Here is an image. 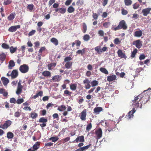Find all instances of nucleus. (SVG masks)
<instances>
[{
	"label": "nucleus",
	"instance_id": "1",
	"mask_svg": "<svg viewBox=\"0 0 151 151\" xmlns=\"http://www.w3.org/2000/svg\"><path fill=\"white\" fill-rule=\"evenodd\" d=\"M127 28V26L124 20H122L119 22L118 26L114 29V30L116 31L121 29L124 30L126 29Z\"/></svg>",
	"mask_w": 151,
	"mask_h": 151
},
{
	"label": "nucleus",
	"instance_id": "2",
	"mask_svg": "<svg viewBox=\"0 0 151 151\" xmlns=\"http://www.w3.org/2000/svg\"><path fill=\"white\" fill-rule=\"evenodd\" d=\"M29 67L26 64H23L20 66L19 68L20 71L23 73H26L28 71Z\"/></svg>",
	"mask_w": 151,
	"mask_h": 151
},
{
	"label": "nucleus",
	"instance_id": "3",
	"mask_svg": "<svg viewBox=\"0 0 151 151\" xmlns=\"http://www.w3.org/2000/svg\"><path fill=\"white\" fill-rule=\"evenodd\" d=\"M21 80H19V82L18 83L17 87L16 92V93L18 95L22 93V91L23 86L21 85Z\"/></svg>",
	"mask_w": 151,
	"mask_h": 151
},
{
	"label": "nucleus",
	"instance_id": "4",
	"mask_svg": "<svg viewBox=\"0 0 151 151\" xmlns=\"http://www.w3.org/2000/svg\"><path fill=\"white\" fill-rule=\"evenodd\" d=\"M12 124V121L8 120L5 122L3 124H1L0 125V128L3 129H6L9 127Z\"/></svg>",
	"mask_w": 151,
	"mask_h": 151
},
{
	"label": "nucleus",
	"instance_id": "5",
	"mask_svg": "<svg viewBox=\"0 0 151 151\" xmlns=\"http://www.w3.org/2000/svg\"><path fill=\"white\" fill-rule=\"evenodd\" d=\"M20 26L19 25L13 26L10 27L9 29V31L13 32L16 31L17 29H19L20 28Z\"/></svg>",
	"mask_w": 151,
	"mask_h": 151
},
{
	"label": "nucleus",
	"instance_id": "6",
	"mask_svg": "<svg viewBox=\"0 0 151 151\" xmlns=\"http://www.w3.org/2000/svg\"><path fill=\"white\" fill-rule=\"evenodd\" d=\"M11 78L14 79L17 78L18 75V72L17 70H13L11 73Z\"/></svg>",
	"mask_w": 151,
	"mask_h": 151
},
{
	"label": "nucleus",
	"instance_id": "7",
	"mask_svg": "<svg viewBox=\"0 0 151 151\" xmlns=\"http://www.w3.org/2000/svg\"><path fill=\"white\" fill-rule=\"evenodd\" d=\"M86 110L84 109L81 113L80 118L82 120H85L86 119Z\"/></svg>",
	"mask_w": 151,
	"mask_h": 151
},
{
	"label": "nucleus",
	"instance_id": "8",
	"mask_svg": "<svg viewBox=\"0 0 151 151\" xmlns=\"http://www.w3.org/2000/svg\"><path fill=\"white\" fill-rule=\"evenodd\" d=\"M151 10V8H147L143 9L142 11V13L144 16H146L150 13Z\"/></svg>",
	"mask_w": 151,
	"mask_h": 151
},
{
	"label": "nucleus",
	"instance_id": "9",
	"mask_svg": "<svg viewBox=\"0 0 151 151\" xmlns=\"http://www.w3.org/2000/svg\"><path fill=\"white\" fill-rule=\"evenodd\" d=\"M133 45H135V46L138 48H140L142 46L141 42L139 40H137L133 43Z\"/></svg>",
	"mask_w": 151,
	"mask_h": 151
},
{
	"label": "nucleus",
	"instance_id": "10",
	"mask_svg": "<svg viewBox=\"0 0 151 151\" xmlns=\"http://www.w3.org/2000/svg\"><path fill=\"white\" fill-rule=\"evenodd\" d=\"M116 76L115 75H112L107 77V80L109 82H111L116 80Z\"/></svg>",
	"mask_w": 151,
	"mask_h": 151
},
{
	"label": "nucleus",
	"instance_id": "11",
	"mask_svg": "<svg viewBox=\"0 0 151 151\" xmlns=\"http://www.w3.org/2000/svg\"><path fill=\"white\" fill-rule=\"evenodd\" d=\"M84 137L83 136H81L77 137L76 139L72 142H75L77 143L79 142H84Z\"/></svg>",
	"mask_w": 151,
	"mask_h": 151
},
{
	"label": "nucleus",
	"instance_id": "12",
	"mask_svg": "<svg viewBox=\"0 0 151 151\" xmlns=\"http://www.w3.org/2000/svg\"><path fill=\"white\" fill-rule=\"evenodd\" d=\"M39 145L38 142H36L33 145V148H30L27 151H34L37 150L39 148Z\"/></svg>",
	"mask_w": 151,
	"mask_h": 151
},
{
	"label": "nucleus",
	"instance_id": "13",
	"mask_svg": "<svg viewBox=\"0 0 151 151\" xmlns=\"http://www.w3.org/2000/svg\"><path fill=\"white\" fill-rule=\"evenodd\" d=\"M103 110V108L100 107H95L93 109L94 113L96 114H99V113L102 111Z\"/></svg>",
	"mask_w": 151,
	"mask_h": 151
},
{
	"label": "nucleus",
	"instance_id": "14",
	"mask_svg": "<svg viewBox=\"0 0 151 151\" xmlns=\"http://www.w3.org/2000/svg\"><path fill=\"white\" fill-rule=\"evenodd\" d=\"M1 80L4 86H7V84L9 82V80L7 78L4 77H2L1 78Z\"/></svg>",
	"mask_w": 151,
	"mask_h": 151
},
{
	"label": "nucleus",
	"instance_id": "15",
	"mask_svg": "<svg viewBox=\"0 0 151 151\" xmlns=\"http://www.w3.org/2000/svg\"><path fill=\"white\" fill-rule=\"evenodd\" d=\"M61 76L58 75H56L53 76L52 78V80L53 82H58L61 80Z\"/></svg>",
	"mask_w": 151,
	"mask_h": 151
},
{
	"label": "nucleus",
	"instance_id": "16",
	"mask_svg": "<svg viewBox=\"0 0 151 151\" xmlns=\"http://www.w3.org/2000/svg\"><path fill=\"white\" fill-rule=\"evenodd\" d=\"M96 134L98 139L101 138L102 135V132L101 128L99 129L96 132Z\"/></svg>",
	"mask_w": 151,
	"mask_h": 151
},
{
	"label": "nucleus",
	"instance_id": "17",
	"mask_svg": "<svg viewBox=\"0 0 151 151\" xmlns=\"http://www.w3.org/2000/svg\"><path fill=\"white\" fill-rule=\"evenodd\" d=\"M117 54L118 56L121 58H126V56L122 52V51L121 50H119L117 52Z\"/></svg>",
	"mask_w": 151,
	"mask_h": 151
},
{
	"label": "nucleus",
	"instance_id": "18",
	"mask_svg": "<svg viewBox=\"0 0 151 151\" xmlns=\"http://www.w3.org/2000/svg\"><path fill=\"white\" fill-rule=\"evenodd\" d=\"M135 110L134 108H133L128 113V119H129L132 118L133 116V114L135 112Z\"/></svg>",
	"mask_w": 151,
	"mask_h": 151
},
{
	"label": "nucleus",
	"instance_id": "19",
	"mask_svg": "<svg viewBox=\"0 0 151 151\" xmlns=\"http://www.w3.org/2000/svg\"><path fill=\"white\" fill-rule=\"evenodd\" d=\"M142 34V32L141 30L136 31L134 33V36L137 37H140Z\"/></svg>",
	"mask_w": 151,
	"mask_h": 151
},
{
	"label": "nucleus",
	"instance_id": "20",
	"mask_svg": "<svg viewBox=\"0 0 151 151\" xmlns=\"http://www.w3.org/2000/svg\"><path fill=\"white\" fill-rule=\"evenodd\" d=\"M42 75L48 77H50L51 76V73L48 71H45L42 72Z\"/></svg>",
	"mask_w": 151,
	"mask_h": 151
},
{
	"label": "nucleus",
	"instance_id": "21",
	"mask_svg": "<svg viewBox=\"0 0 151 151\" xmlns=\"http://www.w3.org/2000/svg\"><path fill=\"white\" fill-rule=\"evenodd\" d=\"M56 64L55 63H51L47 65L48 69L49 70L52 69L56 66Z\"/></svg>",
	"mask_w": 151,
	"mask_h": 151
},
{
	"label": "nucleus",
	"instance_id": "22",
	"mask_svg": "<svg viewBox=\"0 0 151 151\" xmlns=\"http://www.w3.org/2000/svg\"><path fill=\"white\" fill-rule=\"evenodd\" d=\"M16 16L15 13H13L10 14L7 17V19L9 21L12 20L14 19Z\"/></svg>",
	"mask_w": 151,
	"mask_h": 151
},
{
	"label": "nucleus",
	"instance_id": "23",
	"mask_svg": "<svg viewBox=\"0 0 151 151\" xmlns=\"http://www.w3.org/2000/svg\"><path fill=\"white\" fill-rule=\"evenodd\" d=\"M66 109V106L64 105H62L58 106V110L60 111H62L65 110Z\"/></svg>",
	"mask_w": 151,
	"mask_h": 151
},
{
	"label": "nucleus",
	"instance_id": "24",
	"mask_svg": "<svg viewBox=\"0 0 151 151\" xmlns=\"http://www.w3.org/2000/svg\"><path fill=\"white\" fill-rule=\"evenodd\" d=\"M50 41L56 46L58 45V40L55 38H52L51 39Z\"/></svg>",
	"mask_w": 151,
	"mask_h": 151
},
{
	"label": "nucleus",
	"instance_id": "25",
	"mask_svg": "<svg viewBox=\"0 0 151 151\" xmlns=\"http://www.w3.org/2000/svg\"><path fill=\"white\" fill-rule=\"evenodd\" d=\"M72 63L71 62H67L65 65V68L69 69L72 66Z\"/></svg>",
	"mask_w": 151,
	"mask_h": 151
},
{
	"label": "nucleus",
	"instance_id": "26",
	"mask_svg": "<svg viewBox=\"0 0 151 151\" xmlns=\"http://www.w3.org/2000/svg\"><path fill=\"white\" fill-rule=\"evenodd\" d=\"M75 10V8L72 6L69 7L67 9V11L69 13H71L73 12Z\"/></svg>",
	"mask_w": 151,
	"mask_h": 151
},
{
	"label": "nucleus",
	"instance_id": "27",
	"mask_svg": "<svg viewBox=\"0 0 151 151\" xmlns=\"http://www.w3.org/2000/svg\"><path fill=\"white\" fill-rule=\"evenodd\" d=\"M95 50L99 54L102 53V51L101 49V47L99 46H97L95 48Z\"/></svg>",
	"mask_w": 151,
	"mask_h": 151
},
{
	"label": "nucleus",
	"instance_id": "28",
	"mask_svg": "<svg viewBox=\"0 0 151 151\" xmlns=\"http://www.w3.org/2000/svg\"><path fill=\"white\" fill-rule=\"evenodd\" d=\"M142 98V97L141 95H138L136 97L134 100L133 101H135V102H139Z\"/></svg>",
	"mask_w": 151,
	"mask_h": 151
},
{
	"label": "nucleus",
	"instance_id": "29",
	"mask_svg": "<svg viewBox=\"0 0 151 151\" xmlns=\"http://www.w3.org/2000/svg\"><path fill=\"white\" fill-rule=\"evenodd\" d=\"M122 39L118 38H116L114 41V42L116 45H118L121 43Z\"/></svg>",
	"mask_w": 151,
	"mask_h": 151
},
{
	"label": "nucleus",
	"instance_id": "30",
	"mask_svg": "<svg viewBox=\"0 0 151 151\" xmlns=\"http://www.w3.org/2000/svg\"><path fill=\"white\" fill-rule=\"evenodd\" d=\"M84 4V1L83 0H78L76 2V4L78 6H81Z\"/></svg>",
	"mask_w": 151,
	"mask_h": 151
},
{
	"label": "nucleus",
	"instance_id": "31",
	"mask_svg": "<svg viewBox=\"0 0 151 151\" xmlns=\"http://www.w3.org/2000/svg\"><path fill=\"white\" fill-rule=\"evenodd\" d=\"M100 70L101 72L106 74H108L109 73L108 70L104 68H100Z\"/></svg>",
	"mask_w": 151,
	"mask_h": 151
},
{
	"label": "nucleus",
	"instance_id": "32",
	"mask_svg": "<svg viewBox=\"0 0 151 151\" xmlns=\"http://www.w3.org/2000/svg\"><path fill=\"white\" fill-rule=\"evenodd\" d=\"M15 65V63L13 60H11L9 63L8 66L9 68V69H12V68Z\"/></svg>",
	"mask_w": 151,
	"mask_h": 151
},
{
	"label": "nucleus",
	"instance_id": "33",
	"mask_svg": "<svg viewBox=\"0 0 151 151\" xmlns=\"http://www.w3.org/2000/svg\"><path fill=\"white\" fill-rule=\"evenodd\" d=\"M83 39L85 41H88L90 39L89 35L88 34H86L83 36Z\"/></svg>",
	"mask_w": 151,
	"mask_h": 151
},
{
	"label": "nucleus",
	"instance_id": "34",
	"mask_svg": "<svg viewBox=\"0 0 151 151\" xmlns=\"http://www.w3.org/2000/svg\"><path fill=\"white\" fill-rule=\"evenodd\" d=\"M9 50L11 53H14L17 50V47H14L13 46H11L9 47Z\"/></svg>",
	"mask_w": 151,
	"mask_h": 151
},
{
	"label": "nucleus",
	"instance_id": "35",
	"mask_svg": "<svg viewBox=\"0 0 151 151\" xmlns=\"http://www.w3.org/2000/svg\"><path fill=\"white\" fill-rule=\"evenodd\" d=\"M77 86L76 84H71L70 86V88L72 90H75Z\"/></svg>",
	"mask_w": 151,
	"mask_h": 151
},
{
	"label": "nucleus",
	"instance_id": "36",
	"mask_svg": "<svg viewBox=\"0 0 151 151\" xmlns=\"http://www.w3.org/2000/svg\"><path fill=\"white\" fill-rule=\"evenodd\" d=\"M85 52V48H83L81 50H78L77 52L76 53L78 54H81V55H83L84 54Z\"/></svg>",
	"mask_w": 151,
	"mask_h": 151
},
{
	"label": "nucleus",
	"instance_id": "37",
	"mask_svg": "<svg viewBox=\"0 0 151 151\" xmlns=\"http://www.w3.org/2000/svg\"><path fill=\"white\" fill-rule=\"evenodd\" d=\"M14 137L13 134L10 132H9L7 133V137L8 138L11 139L12 138Z\"/></svg>",
	"mask_w": 151,
	"mask_h": 151
},
{
	"label": "nucleus",
	"instance_id": "38",
	"mask_svg": "<svg viewBox=\"0 0 151 151\" xmlns=\"http://www.w3.org/2000/svg\"><path fill=\"white\" fill-rule=\"evenodd\" d=\"M124 2L126 6L130 5L132 3V1L131 0H124Z\"/></svg>",
	"mask_w": 151,
	"mask_h": 151
},
{
	"label": "nucleus",
	"instance_id": "39",
	"mask_svg": "<svg viewBox=\"0 0 151 151\" xmlns=\"http://www.w3.org/2000/svg\"><path fill=\"white\" fill-rule=\"evenodd\" d=\"M99 82L96 80L93 81L91 82V84L92 87H94L98 85Z\"/></svg>",
	"mask_w": 151,
	"mask_h": 151
},
{
	"label": "nucleus",
	"instance_id": "40",
	"mask_svg": "<svg viewBox=\"0 0 151 151\" xmlns=\"http://www.w3.org/2000/svg\"><path fill=\"white\" fill-rule=\"evenodd\" d=\"M47 119L44 117H42L39 120V122H42L44 123H46L47 122Z\"/></svg>",
	"mask_w": 151,
	"mask_h": 151
},
{
	"label": "nucleus",
	"instance_id": "41",
	"mask_svg": "<svg viewBox=\"0 0 151 151\" xmlns=\"http://www.w3.org/2000/svg\"><path fill=\"white\" fill-rule=\"evenodd\" d=\"M59 138L56 136L52 137L49 139L50 140H51L53 142H55L57 141L58 139Z\"/></svg>",
	"mask_w": 151,
	"mask_h": 151
},
{
	"label": "nucleus",
	"instance_id": "42",
	"mask_svg": "<svg viewBox=\"0 0 151 151\" xmlns=\"http://www.w3.org/2000/svg\"><path fill=\"white\" fill-rule=\"evenodd\" d=\"M1 47L3 48L6 49H8L10 47L8 45L5 43H3L2 44Z\"/></svg>",
	"mask_w": 151,
	"mask_h": 151
},
{
	"label": "nucleus",
	"instance_id": "43",
	"mask_svg": "<svg viewBox=\"0 0 151 151\" xmlns=\"http://www.w3.org/2000/svg\"><path fill=\"white\" fill-rule=\"evenodd\" d=\"M37 114L35 112H32L30 114L31 117L32 119H35L37 116Z\"/></svg>",
	"mask_w": 151,
	"mask_h": 151
},
{
	"label": "nucleus",
	"instance_id": "44",
	"mask_svg": "<svg viewBox=\"0 0 151 151\" xmlns=\"http://www.w3.org/2000/svg\"><path fill=\"white\" fill-rule=\"evenodd\" d=\"M34 5L33 4H30L27 6V8L29 9L30 11H32L33 9Z\"/></svg>",
	"mask_w": 151,
	"mask_h": 151
},
{
	"label": "nucleus",
	"instance_id": "45",
	"mask_svg": "<svg viewBox=\"0 0 151 151\" xmlns=\"http://www.w3.org/2000/svg\"><path fill=\"white\" fill-rule=\"evenodd\" d=\"M66 12V9L65 8H60L59 12L61 14H64Z\"/></svg>",
	"mask_w": 151,
	"mask_h": 151
},
{
	"label": "nucleus",
	"instance_id": "46",
	"mask_svg": "<svg viewBox=\"0 0 151 151\" xmlns=\"http://www.w3.org/2000/svg\"><path fill=\"white\" fill-rule=\"evenodd\" d=\"M6 57L4 53H2L0 55V59L2 60H4Z\"/></svg>",
	"mask_w": 151,
	"mask_h": 151
},
{
	"label": "nucleus",
	"instance_id": "47",
	"mask_svg": "<svg viewBox=\"0 0 151 151\" xmlns=\"http://www.w3.org/2000/svg\"><path fill=\"white\" fill-rule=\"evenodd\" d=\"M83 32L85 33L86 32L87 29V27L86 24L84 23L83 24Z\"/></svg>",
	"mask_w": 151,
	"mask_h": 151
},
{
	"label": "nucleus",
	"instance_id": "48",
	"mask_svg": "<svg viewBox=\"0 0 151 151\" xmlns=\"http://www.w3.org/2000/svg\"><path fill=\"white\" fill-rule=\"evenodd\" d=\"M137 49H135L132 52L131 56L132 58L134 57L135 54L137 53Z\"/></svg>",
	"mask_w": 151,
	"mask_h": 151
},
{
	"label": "nucleus",
	"instance_id": "49",
	"mask_svg": "<svg viewBox=\"0 0 151 151\" xmlns=\"http://www.w3.org/2000/svg\"><path fill=\"white\" fill-rule=\"evenodd\" d=\"M24 102V100L22 98L18 99L16 101V103L18 104H20Z\"/></svg>",
	"mask_w": 151,
	"mask_h": 151
},
{
	"label": "nucleus",
	"instance_id": "50",
	"mask_svg": "<svg viewBox=\"0 0 151 151\" xmlns=\"http://www.w3.org/2000/svg\"><path fill=\"white\" fill-rule=\"evenodd\" d=\"M132 105L136 107H138L139 105V102H135V101H133Z\"/></svg>",
	"mask_w": 151,
	"mask_h": 151
},
{
	"label": "nucleus",
	"instance_id": "51",
	"mask_svg": "<svg viewBox=\"0 0 151 151\" xmlns=\"http://www.w3.org/2000/svg\"><path fill=\"white\" fill-rule=\"evenodd\" d=\"M72 58L70 57H67L65 58L64 59V61L67 62H70Z\"/></svg>",
	"mask_w": 151,
	"mask_h": 151
},
{
	"label": "nucleus",
	"instance_id": "52",
	"mask_svg": "<svg viewBox=\"0 0 151 151\" xmlns=\"http://www.w3.org/2000/svg\"><path fill=\"white\" fill-rule=\"evenodd\" d=\"M98 34L101 36H103L104 35V31L102 30H100L98 31Z\"/></svg>",
	"mask_w": 151,
	"mask_h": 151
},
{
	"label": "nucleus",
	"instance_id": "53",
	"mask_svg": "<svg viewBox=\"0 0 151 151\" xmlns=\"http://www.w3.org/2000/svg\"><path fill=\"white\" fill-rule=\"evenodd\" d=\"M91 145L89 144V145H88L86 146L81 147V149H82V151H83L84 150H87V149H88V148Z\"/></svg>",
	"mask_w": 151,
	"mask_h": 151
},
{
	"label": "nucleus",
	"instance_id": "54",
	"mask_svg": "<svg viewBox=\"0 0 151 151\" xmlns=\"http://www.w3.org/2000/svg\"><path fill=\"white\" fill-rule=\"evenodd\" d=\"M110 23L109 22H105L103 23V26L104 27L106 28L109 27V26L110 25Z\"/></svg>",
	"mask_w": 151,
	"mask_h": 151
},
{
	"label": "nucleus",
	"instance_id": "55",
	"mask_svg": "<svg viewBox=\"0 0 151 151\" xmlns=\"http://www.w3.org/2000/svg\"><path fill=\"white\" fill-rule=\"evenodd\" d=\"M139 5L137 3H135L133 5V7L134 9H137L139 7Z\"/></svg>",
	"mask_w": 151,
	"mask_h": 151
},
{
	"label": "nucleus",
	"instance_id": "56",
	"mask_svg": "<svg viewBox=\"0 0 151 151\" xmlns=\"http://www.w3.org/2000/svg\"><path fill=\"white\" fill-rule=\"evenodd\" d=\"M45 48L44 47H42L40 49L39 52V55L40 56L41 55L43 51L45 50Z\"/></svg>",
	"mask_w": 151,
	"mask_h": 151
},
{
	"label": "nucleus",
	"instance_id": "57",
	"mask_svg": "<svg viewBox=\"0 0 151 151\" xmlns=\"http://www.w3.org/2000/svg\"><path fill=\"white\" fill-rule=\"evenodd\" d=\"M11 2V0H6L4 1V5H7L9 4Z\"/></svg>",
	"mask_w": 151,
	"mask_h": 151
},
{
	"label": "nucleus",
	"instance_id": "58",
	"mask_svg": "<svg viewBox=\"0 0 151 151\" xmlns=\"http://www.w3.org/2000/svg\"><path fill=\"white\" fill-rule=\"evenodd\" d=\"M10 102L11 103L15 104L16 102V101L14 98H12L10 99Z\"/></svg>",
	"mask_w": 151,
	"mask_h": 151
},
{
	"label": "nucleus",
	"instance_id": "59",
	"mask_svg": "<svg viewBox=\"0 0 151 151\" xmlns=\"http://www.w3.org/2000/svg\"><path fill=\"white\" fill-rule=\"evenodd\" d=\"M127 11L124 9H122V14L123 15H125L127 14Z\"/></svg>",
	"mask_w": 151,
	"mask_h": 151
},
{
	"label": "nucleus",
	"instance_id": "60",
	"mask_svg": "<svg viewBox=\"0 0 151 151\" xmlns=\"http://www.w3.org/2000/svg\"><path fill=\"white\" fill-rule=\"evenodd\" d=\"M64 93L68 96H70L71 94V92L69 91L68 90H65L64 91Z\"/></svg>",
	"mask_w": 151,
	"mask_h": 151
},
{
	"label": "nucleus",
	"instance_id": "61",
	"mask_svg": "<svg viewBox=\"0 0 151 151\" xmlns=\"http://www.w3.org/2000/svg\"><path fill=\"white\" fill-rule=\"evenodd\" d=\"M92 127V125L91 123H90L86 127V130L89 131L90 130Z\"/></svg>",
	"mask_w": 151,
	"mask_h": 151
},
{
	"label": "nucleus",
	"instance_id": "62",
	"mask_svg": "<svg viewBox=\"0 0 151 151\" xmlns=\"http://www.w3.org/2000/svg\"><path fill=\"white\" fill-rule=\"evenodd\" d=\"M103 1L102 5L103 6H105L108 3V0H102Z\"/></svg>",
	"mask_w": 151,
	"mask_h": 151
},
{
	"label": "nucleus",
	"instance_id": "63",
	"mask_svg": "<svg viewBox=\"0 0 151 151\" xmlns=\"http://www.w3.org/2000/svg\"><path fill=\"white\" fill-rule=\"evenodd\" d=\"M53 106V104L51 103H49L46 106V108L48 109L50 107H52Z\"/></svg>",
	"mask_w": 151,
	"mask_h": 151
},
{
	"label": "nucleus",
	"instance_id": "64",
	"mask_svg": "<svg viewBox=\"0 0 151 151\" xmlns=\"http://www.w3.org/2000/svg\"><path fill=\"white\" fill-rule=\"evenodd\" d=\"M72 0H67L65 2V5L66 6L69 5L72 2Z\"/></svg>",
	"mask_w": 151,
	"mask_h": 151
}]
</instances>
